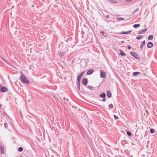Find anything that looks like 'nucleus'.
I'll use <instances>...</instances> for the list:
<instances>
[{
  "mask_svg": "<svg viewBox=\"0 0 157 157\" xmlns=\"http://www.w3.org/2000/svg\"><path fill=\"white\" fill-rule=\"evenodd\" d=\"M20 73L21 75L20 78L22 82L25 83L29 84V81L25 75L21 72H20Z\"/></svg>",
  "mask_w": 157,
  "mask_h": 157,
  "instance_id": "f257e3e1",
  "label": "nucleus"
},
{
  "mask_svg": "<svg viewBox=\"0 0 157 157\" xmlns=\"http://www.w3.org/2000/svg\"><path fill=\"white\" fill-rule=\"evenodd\" d=\"M100 76L101 78H104L106 76L105 72L103 71L102 70H101L100 71Z\"/></svg>",
  "mask_w": 157,
  "mask_h": 157,
  "instance_id": "f03ea898",
  "label": "nucleus"
},
{
  "mask_svg": "<svg viewBox=\"0 0 157 157\" xmlns=\"http://www.w3.org/2000/svg\"><path fill=\"white\" fill-rule=\"evenodd\" d=\"M0 90L2 92H6L8 90L6 87H2L1 88Z\"/></svg>",
  "mask_w": 157,
  "mask_h": 157,
  "instance_id": "7ed1b4c3",
  "label": "nucleus"
},
{
  "mask_svg": "<svg viewBox=\"0 0 157 157\" xmlns=\"http://www.w3.org/2000/svg\"><path fill=\"white\" fill-rule=\"evenodd\" d=\"M88 80L86 78H84L82 81V84L85 85H86L87 84Z\"/></svg>",
  "mask_w": 157,
  "mask_h": 157,
  "instance_id": "20e7f679",
  "label": "nucleus"
},
{
  "mask_svg": "<svg viewBox=\"0 0 157 157\" xmlns=\"http://www.w3.org/2000/svg\"><path fill=\"white\" fill-rule=\"evenodd\" d=\"M147 30V29H144L140 30L139 32V34H142L144 33V32H146Z\"/></svg>",
  "mask_w": 157,
  "mask_h": 157,
  "instance_id": "39448f33",
  "label": "nucleus"
},
{
  "mask_svg": "<svg viewBox=\"0 0 157 157\" xmlns=\"http://www.w3.org/2000/svg\"><path fill=\"white\" fill-rule=\"evenodd\" d=\"M84 72L83 71V72H82L78 76V78H77V80H79L80 81V79L82 77V76L83 75V74H84Z\"/></svg>",
  "mask_w": 157,
  "mask_h": 157,
  "instance_id": "423d86ee",
  "label": "nucleus"
},
{
  "mask_svg": "<svg viewBox=\"0 0 157 157\" xmlns=\"http://www.w3.org/2000/svg\"><path fill=\"white\" fill-rule=\"evenodd\" d=\"M153 45V44L151 42H149L147 44V47L148 48H151Z\"/></svg>",
  "mask_w": 157,
  "mask_h": 157,
  "instance_id": "0eeeda50",
  "label": "nucleus"
},
{
  "mask_svg": "<svg viewBox=\"0 0 157 157\" xmlns=\"http://www.w3.org/2000/svg\"><path fill=\"white\" fill-rule=\"evenodd\" d=\"M107 97L109 98L111 97V92L109 90H108V91H107Z\"/></svg>",
  "mask_w": 157,
  "mask_h": 157,
  "instance_id": "6e6552de",
  "label": "nucleus"
},
{
  "mask_svg": "<svg viewBox=\"0 0 157 157\" xmlns=\"http://www.w3.org/2000/svg\"><path fill=\"white\" fill-rule=\"evenodd\" d=\"M120 54L121 56H125L126 55L124 53V52L122 50H120Z\"/></svg>",
  "mask_w": 157,
  "mask_h": 157,
  "instance_id": "1a4fd4ad",
  "label": "nucleus"
},
{
  "mask_svg": "<svg viewBox=\"0 0 157 157\" xmlns=\"http://www.w3.org/2000/svg\"><path fill=\"white\" fill-rule=\"evenodd\" d=\"M0 147L1 151L2 154H4V149L3 147L1 146Z\"/></svg>",
  "mask_w": 157,
  "mask_h": 157,
  "instance_id": "9d476101",
  "label": "nucleus"
},
{
  "mask_svg": "<svg viewBox=\"0 0 157 157\" xmlns=\"http://www.w3.org/2000/svg\"><path fill=\"white\" fill-rule=\"evenodd\" d=\"M131 32V31H130L127 32H124L122 31L121 32V33L122 34H128L130 33Z\"/></svg>",
  "mask_w": 157,
  "mask_h": 157,
  "instance_id": "9b49d317",
  "label": "nucleus"
},
{
  "mask_svg": "<svg viewBox=\"0 0 157 157\" xmlns=\"http://www.w3.org/2000/svg\"><path fill=\"white\" fill-rule=\"evenodd\" d=\"M145 41L144 40L141 43V44H140V48H143L144 45L145 44Z\"/></svg>",
  "mask_w": 157,
  "mask_h": 157,
  "instance_id": "f8f14e48",
  "label": "nucleus"
},
{
  "mask_svg": "<svg viewBox=\"0 0 157 157\" xmlns=\"http://www.w3.org/2000/svg\"><path fill=\"white\" fill-rule=\"evenodd\" d=\"M93 71L92 70H89L87 72V74L88 75H90L93 73Z\"/></svg>",
  "mask_w": 157,
  "mask_h": 157,
  "instance_id": "ddd939ff",
  "label": "nucleus"
},
{
  "mask_svg": "<svg viewBox=\"0 0 157 157\" xmlns=\"http://www.w3.org/2000/svg\"><path fill=\"white\" fill-rule=\"evenodd\" d=\"M100 97L105 98V93H102L100 95Z\"/></svg>",
  "mask_w": 157,
  "mask_h": 157,
  "instance_id": "4468645a",
  "label": "nucleus"
},
{
  "mask_svg": "<svg viewBox=\"0 0 157 157\" xmlns=\"http://www.w3.org/2000/svg\"><path fill=\"white\" fill-rule=\"evenodd\" d=\"M142 37L143 36H142L139 35L136 36V38L138 40H140L142 38Z\"/></svg>",
  "mask_w": 157,
  "mask_h": 157,
  "instance_id": "2eb2a0df",
  "label": "nucleus"
},
{
  "mask_svg": "<svg viewBox=\"0 0 157 157\" xmlns=\"http://www.w3.org/2000/svg\"><path fill=\"white\" fill-rule=\"evenodd\" d=\"M140 24H135L133 25V27L135 28H136L138 27H140Z\"/></svg>",
  "mask_w": 157,
  "mask_h": 157,
  "instance_id": "dca6fc26",
  "label": "nucleus"
},
{
  "mask_svg": "<svg viewBox=\"0 0 157 157\" xmlns=\"http://www.w3.org/2000/svg\"><path fill=\"white\" fill-rule=\"evenodd\" d=\"M153 38V36L152 35H150L148 37V40H152Z\"/></svg>",
  "mask_w": 157,
  "mask_h": 157,
  "instance_id": "f3484780",
  "label": "nucleus"
},
{
  "mask_svg": "<svg viewBox=\"0 0 157 157\" xmlns=\"http://www.w3.org/2000/svg\"><path fill=\"white\" fill-rule=\"evenodd\" d=\"M140 72H134L133 73V75H134L135 76H136V75H138V74H140Z\"/></svg>",
  "mask_w": 157,
  "mask_h": 157,
  "instance_id": "a211bd4d",
  "label": "nucleus"
},
{
  "mask_svg": "<svg viewBox=\"0 0 157 157\" xmlns=\"http://www.w3.org/2000/svg\"><path fill=\"white\" fill-rule=\"evenodd\" d=\"M77 84L78 88L79 90L80 88V81L77 80Z\"/></svg>",
  "mask_w": 157,
  "mask_h": 157,
  "instance_id": "6ab92c4d",
  "label": "nucleus"
},
{
  "mask_svg": "<svg viewBox=\"0 0 157 157\" xmlns=\"http://www.w3.org/2000/svg\"><path fill=\"white\" fill-rule=\"evenodd\" d=\"M131 54L135 57H136V55H137L136 54L133 52H131Z\"/></svg>",
  "mask_w": 157,
  "mask_h": 157,
  "instance_id": "aec40b11",
  "label": "nucleus"
},
{
  "mask_svg": "<svg viewBox=\"0 0 157 157\" xmlns=\"http://www.w3.org/2000/svg\"><path fill=\"white\" fill-rule=\"evenodd\" d=\"M23 150V148L22 147H20L18 148V151H19L21 152Z\"/></svg>",
  "mask_w": 157,
  "mask_h": 157,
  "instance_id": "412c9836",
  "label": "nucleus"
},
{
  "mask_svg": "<svg viewBox=\"0 0 157 157\" xmlns=\"http://www.w3.org/2000/svg\"><path fill=\"white\" fill-rule=\"evenodd\" d=\"M109 107L111 109L113 108V105L112 104H110L109 105Z\"/></svg>",
  "mask_w": 157,
  "mask_h": 157,
  "instance_id": "4be33fe9",
  "label": "nucleus"
},
{
  "mask_svg": "<svg viewBox=\"0 0 157 157\" xmlns=\"http://www.w3.org/2000/svg\"><path fill=\"white\" fill-rule=\"evenodd\" d=\"M155 132V130L153 129H151L150 130V132L152 133H154Z\"/></svg>",
  "mask_w": 157,
  "mask_h": 157,
  "instance_id": "5701e85b",
  "label": "nucleus"
},
{
  "mask_svg": "<svg viewBox=\"0 0 157 157\" xmlns=\"http://www.w3.org/2000/svg\"><path fill=\"white\" fill-rule=\"evenodd\" d=\"M127 134L128 136H131L132 135V133L129 131H128L127 132Z\"/></svg>",
  "mask_w": 157,
  "mask_h": 157,
  "instance_id": "b1692460",
  "label": "nucleus"
},
{
  "mask_svg": "<svg viewBox=\"0 0 157 157\" xmlns=\"http://www.w3.org/2000/svg\"><path fill=\"white\" fill-rule=\"evenodd\" d=\"M64 55V53L63 52H61L60 54V56L61 57L63 56Z\"/></svg>",
  "mask_w": 157,
  "mask_h": 157,
  "instance_id": "393cba45",
  "label": "nucleus"
},
{
  "mask_svg": "<svg viewBox=\"0 0 157 157\" xmlns=\"http://www.w3.org/2000/svg\"><path fill=\"white\" fill-rule=\"evenodd\" d=\"M114 117L115 120H117L118 119V116H116L115 115H114Z\"/></svg>",
  "mask_w": 157,
  "mask_h": 157,
  "instance_id": "a878e982",
  "label": "nucleus"
},
{
  "mask_svg": "<svg viewBox=\"0 0 157 157\" xmlns=\"http://www.w3.org/2000/svg\"><path fill=\"white\" fill-rule=\"evenodd\" d=\"M4 126L5 128H7L8 127V125L6 123H5L4 124Z\"/></svg>",
  "mask_w": 157,
  "mask_h": 157,
  "instance_id": "bb28decb",
  "label": "nucleus"
},
{
  "mask_svg": "<svg viewBox=\"0 0 157 157\" xmlns=\"http://www.w3.org/2000/svg\"><path fill=\"white\" fill-rule=\"evenodd\" d=\"M123 18H118V19L120 21H121V20H123Z\"/></svg>",
  "mask_w": 157,
  "mask_h": 157,
  "instance_id": "cd10ccee",
  "label": "nucleus"
},
{
  "mask_svg": "<svg viewBox=\"0 0 157 157\" xmlns=\"http://www.w3.org/2000/svg\"><path fill=\"white\" fill-rule=\"evenodd\" d=\"M132 0H126V1L127 2H130L132 1Z\"/></svg>",
  "mask_w": 157,
  "mask_h": 157,
  "instance_id": "c85d7f7f",
  "label": "nucleus"
},
{
  "mask_svg": "<svg viewBox=\"0 0 157 157\" xmlns=\"http://www.w3.org/2000/svg\"><path fill=\"white\" fill-rule=\"evenodd\" d=\"M128 49H130L131 48V47L130 46H129V45H128Z\"/></svg>",
  "mask_w": 157,
  "mask_h": 157,
  "instance_id": "c756f323",
  "label": "nucleus"
},
{
  "mask_svg": "<svg viewBox=\"0 0 157 157\" xmlns=\"http://www.w3.org/2000/svg\"><path fill=\"white\" fill-rule=\"evenodd\" d=\"M106 17L107 18H109V17L108 15H106Z\"/></svg>",
  "mask_w": 157,
  "mask_h": 157,
  "instance_id": "7c9ffc66",
  "label": "nucleus"
},
{
  "mask_svg": "<svg viewBox=\"0 0 157 157\" xmlns=\"http://www.w3.org/2000/svg\"><path fill=\"white\" fill-rule=\"evenodd\" d=\"M101 33H102V34H103V35H104V32L102 31H101Z\"/></svg>",
  "mask_w": 157,
  "mask_h": 157,
  "instance_id": "2f4dec72",
  "label": "nucleus"
},
{
  "mask_svg": "<svg viewBox=\"0 0 157 157\" xmlns=\"http://www.w3.org/2000/svg\"><path fill=\"white\" fill-rule=\"evenodd\" d=\"M2 105L1 104H0V109L1 108Z\"/></svg>",
  "mask_w": 157,
  "mask_h": 157,
  "instance_id": "473e14b6",
  "label": "nucleus"
},
{
  "mask_svg": "<svg viewBox=\"0 0 157 157\" xmlns=\"http://www.w3.org/2000/svg\"><path fill=\"white\" fill-rule=\"evenodd\" d=\"M105 99H103V100H102V101H105Z\"/></svg>",
  "mask_w": 157,
  "mask_h": 157,
  "instance_id": "72a5a7b5",
  "label": "nucleus"
},
{
  "mask_svg": "<svg viewBox=\"0 0 157 157\" xmlns=\"http://www.w3.org/2000/svg\"><path fill=\"white\" fill-rule=\"evenodd\" d=\"M22 157V156H21V157Z\"/></svg>",
  "mask_w": 157,
  "mask_h": 157,
  "instance_id": "f704fd0d",
  "label": "nucleus"
}]
</instances>
